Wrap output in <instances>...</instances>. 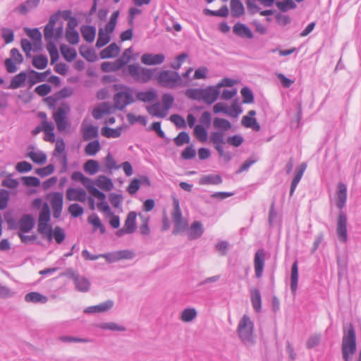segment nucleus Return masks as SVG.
Masks as SVG:
<instances>
[{
	"label": "nucleus",
	"instance_id": "obj_1",
	"mask_svg": "<svg viewBox=\"0 0 361 361\" xmlns=\"http://www.w3.org/2000/svg\"><path fill=\"white\" fill-rule=\"evenodd\" d=\"M343 331L342 356L345 361H350L357 350L355 331L353 325L350 323L344 325Z\"/></svg>",
	"mask_w": 361,
	"mask_h": 361
},
{
	"label": "nucleus",
	"instance_id": "obj_2",
	"mask_svg": "<svg viewBox=\"0 0 361 361\" xmlns=\"http://www.w3.org/2000/svg\"><path fill=\"white\" fill-rule=\"evenodd\" d=\"M220 90L215 86H207L206 88H192L185 91V95L192 99L202 101L206 104H213L219 97Z\"/></svg>",
	"mask_w": 361,
	"mask_h": 361
},
{
	"label": "nucleus",
	"instance_id": "obj_3",
	"mask_svg": "<svg viewBox=\"0 0 361 361\" xmlns=\"http://www.w3.org/2000/svg\"><path fill=\"white\" fill-rule=\"evenodd\" d=\"M114 90L118 91L113 97L114 109L123 111L127 106L135 102L133 93V90L127 86L121 84L113 85Z\"/></svg>",
	"mask_w": 361,
	"mask_h": 361
},
{
	"label": "nucleus",
	"instance_id": "obj_4",
	"mask_svg": "<svg viewBox=\"0 0 361 361\" xmlns=\"http://www.w3.org/2000/svg\"><path fill=\"white\" fill-rule=\"evenodd\" d=\"M157 83L163 87L173 89L182 84V78L176 71L169 70L161 71L156 75Z\"/></svg>",
	"mask_w": 361,
	"mask_h": 361
},
{
	"label": "nucleus",
	"instance_id": "obj_5",
	"mask_svg": "<svg viewBox=\"0 0 361 361\" xmlns=\"http://www.w3.org/2000/svg\"><path fill=\"white\" fill-rule=\"evenodd\" d=\"M157 69H151L140 66L138 63L128 66V74L135 81L140 83H147L151 80Z\"/></svg>",
	"mask_w": 361,
	"mask_h": 361
},
{
	"label": "nucleus",
	"instance_id": "obj_6",
	"mask_svg": "<svg viewBox=\"0 0 361 361\" xmlns=\"http://www.w3.org/2000/svg\"><path fill=\"white\" fill-rule=\"evenodd\" d=\"M171 217L174 224L172 231L173 235H178L185 231L188 228V221L182 216L181 209L180 208L179 200L177 198L173 199V211Z\"/></svg>",
	"mask_w": 361,
	"mask_h": 361
},
{
	"label": "nucleus",
	"instance_id": "obj_7",
	"mask_svg": "<svg viewBox=\"0 0 361 361\" xmlns=\"http://www.w3.org/2000/svg\"><path fill=\"white\" fill-rule=\"evenodd\" d=\"M209 142L213 144L214 149L220 157L224 161L229 162L232 159V154L229 152H225L223 145L226 144L225 134L220 131H213L209 135Z\"/></svg>",
	"mask_w": 361,
	"mask_h": 361
},
{
	"label": "nucleus",
	"instance_id": "obj_8",
	"mask_svg": "<svg viewBox=\"0 0 361 361\" xmlns=\"http://www.w3.org/2000/svg\"><path fill=\"white\" fill-rule=\"evenodd\" d=\"M253 323L250 317L244 314L239 322L237 331L240 340L245 343H250L252 341Z\"/></svg>",
	"mask_w": 361,
	"mask_h": 361
},
{
	"label": "nucleus",
	"instance_id": "obj_9",
	"mask_svg": "<svg viewBox=\"0 0 361 361\" xmlns=\"http://www.w3.org/2000/svg\"><path fill=\"white\" fill-rule=\"evenodd\" d=\"M336 233L341 242L348 240L347 216L343 212H340L337 219Z\"/></svg>",
	"mask_w": 361,
	"mask_h": 361
},
{
	"label": "nucleus",
	"instance_id": "obj_10",
	"mask_svg": "<svg viewBox=\"0 0 361 361\" xmlns=\"http://www.w3.org/2000/svg\"><path fill=\"white\" fill-rule=\"evenodd\" d=\"M266 253L264 249L258 250L254 257V267L255 276L259 279L262 277L265 265Z\"/></svg>",
	"mask_w": 361,
	"mask_h": 361
},
{
	"label": "nucleus",
	"instance_id": "obj_11",
	"mask_svg": "<svg viewBox=\"0 0 361 361\" xmlns=\"http://www.w3.org/2000/svg\"><path fill=\"white\" fill-rule=\"evenodd\" d=\"M66 198L68 201L85 202L87 200V193L82 188H68L66 191Z\"/></svg>",
	"mask_w": 361,
	"mask_h": 361
},
{
	"label": "nucleus",
	"instance_id": "obj_12",
	"mask_svg": "<svg viewBox=\"0 0 361 361\" xmlns=\"http://www.w3.org/2000/svg\"><path fill=\"white\" fill-rule=\"evenodd\" d=\"M140 60L143 64L147 66L160 65L164 62L165 56L163 54H153L146 53L141 56Z\"/></svg>",
	"mask_w": 361,
	"mask_h": 361
},
{
	"label": "nucleus",
	"instance_id": "obj_13",
	"mask_svg": "<svg viewBox=\"0 0 361 361\" xmlns=\"http://www.w3.org/2000/svg\"><path fill=\"white\" fill-rule=\"evenodd\" d=\"M66 114V112L65 109L63 108L59 107L53 115V118L56 124L57 129L60 132L65 130L68 124Z\"/></svg>",
	"mask_w": 361,
	"mask_h": 361
},
{
	"label": "nucleus",
	"instance_id": "obj_14",
	"mask_svg": "<svg viewBox=\"0 0 361 361\" xmlns=\"http://www.w3.org/2000/svg\"><path fill=\"white\" fill-rule=\"evenodd\" d=\"M114 306V301L108 300L97 305L87 307L84 310L85 314H94L100 312H106L111 310Z\"/></svg>",
	"mask_w": 361,
	"mask_h": 361
},
{
	"label": "nucleus",
	"instance_id": "obj_15",
	"mask_svg": "<svg viewBox=\"0 0 361 361\" xmlns=\"http://www.w3.org/2000/svg\"><path fill=\"white\" fill-rule=\"evenodd\" d=\"M82 184L92 196L97 198L99 200L103 201L106 199L105 194L94 186V182L92 179L85 176Z\"/></svg>",
	"mask_w": 361,
	"mask_h": 361
},
{
	"label": "nucleus",
	"instance_id": "obj_16",
	"mask_svg": "<svg viewBox=\"0 0 361 361\" xmlns=\"http://www.w3.org/2000/svg\"><path fill=\"white\" fill-rule=\"evenodd\" d=\"M60 14L61 11H59L56 13L51 16L49 18L47 24L44 26V40L51 39L52 36H54V27H55Z\"/></svg>",
	"mask_w": 361,
	"mask_h": 361
},
{
	"label": "nucleus",
	"instance_id": "obj_17",
	"mask_svg": "<svg viewBox=\"0 0 361 361\" xmlns=\"http://www.w3.org/2000/svg\"><path fill=\"white\" fill-rule=\"evenodd\" d=\"M337 188L338 189L336 192V207L342 209L345 207L347 200V187L345 184L339 183Z\"/></svg>",
	"mask_w": 361,
	"mask_h": 361
},
{
	"label": "nucleus",
	"instance_id": "obj_18",
	"mask_svg": "<svg viewBox=\"0 0 361 361\" xmlns=\"http://www.w3.org/2000/svg\"><path fill=\"white\" fill-rule=\"evenodd\" d=\"M35 226V219L30 214H24L18 221V228L21 232L28 233Z\"/></svg>",
	"mask_w": 361,
	"mask_h": 361
},
{
	"label": "nucleus",
	"instance_id": "obj_19",
	"mask_svg": "<svg viewBox=\"0 0 361 361\" xmlns=\"http://www.w3.org/2000/svg\"><path fill=\"white\" fill-rule=\"evenodd\" d=\"M233 32L237 36L243 38L252 39L254 37L250 29L241 23H237L234 25Z\"/></svg>",
	"mask_w": 361,
	"mask_h": 361
},
{
	"label": "nucleus",
	"instance_id": "obj_20",
	"mask_svg": "<svg viewBox=\"0 0 361 361\" xmlns=\"http://www.w3.org/2000/svg\"><path fill=\"white\" fill-rule=\"evenodd\" d=\"M188 238L195 240L200 238L204 233L202 224L200 221H194L191 226L187 229Z\"/></svg>",
	"mask_w": 361,
	"mask_h": 361
},
{
	"label": "nucleus",
	"instance_id": "obj_21",
	"mask_svg": "<svg viewBox=\"0 0 361 361\" xmlns=\"http://www.w3.org/2000/svg\"><path fill=\"white\" fill-rule=\"evenodd\" d=\"M39 3L40 0H26L15 8L14 11H17L22 15H26L30 10L36 8Z\"/></svg>",
	"mask_w": 361,
	"mask_h": 361
},
{
	"label": "nucleus",
	"instance_id": "obj_22",
	"mask_svg": "<svg viewBox=\"0 0 361 361\" xmlns=\"http://www.w3.org/2000/svg\"><path fill=\"white\" fill-rule=\"evenodd\" d=\"M75 288L82 293H87L90 289L91 283L88 279L79 275L74 281Z\"/></svg>",
	"mask_w": 361,
	"mask_h": 361
},
{
	"label": "nucleus",
	"instance_id": "obj_23",
	"mask_svg": "<svg viewBox=\"0 0 361 361\" xmlns=\"http://www.w3.org/2000/svg\"><path fill=\"white\" fill-rule=\"evenodd\" d=\"M27 74L25 71H21L18 74L16 75L11 81L10 85L7 87L8 89L15 90L18 89L25 85L27 80Z\"/></svg>",
	"mask_w": 361,
	"mask_h": 361
},
{
	"label": "nucleus",
	"instance_id": "obj_24",
	"mask_svg": "<svg viewBox=\"0 0 361 361\" xmlns=\"http://www.w3.org/2000/svg\"><path fill=\"white\" fill-rule=\"evenodd\" d=\"M157 93L154 89L147 91H140L136 93V99L142 102H152L157 99Z\"/></svg>",
	"mask_w": 361,
	"mask_h": 361
},
{
	"label": "nucleus",
	"instance_id": "obj_25",
	"mask_svg": "<svg viewBox=\"0 0 361 361\" xmlns=\"http://www.w3.org/2000/svg\"><path fill=\"white\" fill-rule=\"evenodd\" d=\"M120 51V47L115 43H111L104 49L99 54L101 59H111L116 57Z\"/></svg>",
	"mask_w": 361,
	"mask_h": 361
},
{
	"label": "nucleus",
	"instance_id": "obj_26",
	"mask_svg": "<svg viewBox=\"0 0 361 361\" xmlns=\"http://www.w3.org/2000/svg\"><path fill=\"white\" fill-rule=\"evenodd\" d=\"M25 300L27 302L44 304L48 301V298L38 292H30L25 295Z\"/></svg>",
	"mask_w": 361,
	"mask_h": 361
},
{
	"label": "nucleus",
	"instance_id": "obj_27",
	"mask_svg": "<svg viewBox=\"0 0 361 361\" xmlns=\"http://www.w3.org/2000/svg\"><path fill=\"white\" fill-rule=\"evenodd\" d=\"M250 300L253 309L259 312L262 309V297L257 288H252L250 290Z\"/></svg>",
	"mask_w": 361,
	"mask_h": 361
},
{
	"label": "nucleus",
	"instance_id": "obj_28",
	"mask_svg": "<svg viewBox=\"0 0 361 361\" xmlns=\"http://www.w3.org/2000/svg\"><path fill=\"white\" fill-rule=\"evenodd\" d=\"M80 32L84 39L88 43L94 40L96 35V28L92 25H82L80 27Z\"/></svg>",
	"mask_w": 361,
	"mask_h": 361
},
{
	"label": "nucleus",
	"instance_id": "obj_29",
	"mask_svg": "<svg viewBox=\"0 0 361 361\" xmlns=\"http://www.w3.org/2000/svg\"><path fill=\"white\" fill-rule=\"evenodd\" d=\"M136 217L137 213L135 212H130L128 214L123 226L127 230V233H133L135 231Z\"/></svg>",
	"mask_w": 361,
	"mask_h": 361
},
{
	"label": "nucleus",
	"instance_id": "obj_30",
	"mask_svg": "<svg viewBox=\"0 0 361 361\" xmlns=\"http://www.w3.org/2000/svg\"><path fill=\"white\" fill-rule=\"evenodd\" d=\"M298 283V261H295L291 267L290 290L293 294H295Z\"/></svg>",
	"mask_w": 361,
	"mask_h": 361
},
{
	"label": "nucleus",
	"instance_id": "obj_31",
	"mask_svg": "<svg viewBox=\"0 0 361 361\" xmlns=\"http://www.w3.org/2000/svg\"><path fill=\"white\" fill-rule=\"evenodd\" d=\"M213 127L224 133L225 131H228L231 128L232 125L231 122L226 118L216 117L213 120Z\"/></svg>",
	"mask_w": 361,
	"mask_h": 361
},
{
	"label": "nucleus",
	"instance_id": "obj_32",
	"mask_svg": "<svg viewBox=\"0 0 361 361\" xmlns=\"http://www.w3.org/2000/svg\"><path fill=\"white\" fill-rule=\"evenodd\" d=\"M231 16L238 18L245 13L244 6L240 0H231L230 2Z\"/></svg>",
	"mask_w": 361,
	"mask_h": 361
},
{
	"label": "nucleus",
	"instance_id": "obj_33",
	"mask_svg": "<svg viewBox=\"0 0 361 361\" xmlns=\"http://www.w3.org/2000/svg\"><path fill=\"white\" fill-rule=\"evenodd\" d=\"M47 42V49L50 55L51 63H55L59 59V54L56 47V45L51 39L45 40Z\"/></svg>",
	"mask_w": 361,
	"mask_h": 361
},
{
	"label": "nucleus",
	"instance_id": "obj_34",
	"mask_svg": "<svg viewBox=\"0 0 361 361\" xmlns=\"http://www.w3.org/2000/svg\"><path fill=\"white\" fill-rule=\"evenodd\" d=\"M132 51H133L132 47L126 49L123 51V53L122 54V55L121 56V57L119 59H118L114 62L111 63V65L114 67V71H116L121 69L123 66H125L126 64H127L129 62L131 57L127 56L126 58V52H132Z\"/></svg>",
	"mask_w": 361,
	"mask_h": 361
},
{
	"label": "nucleus",
	"instance_id": "obj_35",
	"mask_svg": "<svg viewBox=\"0 0 361 361\" xmlns=\"http://www.w3.org/2000/svg\"><path fill=\"white\" fill-rule=\"evenodd\" d=\"M95 184L102 190L109 191L112 189L113 182L109 178L105 176H99L95 180Z\"/></svg>",
	"mask_w": 361,
	"mask_h": 361
},
{
	"label": "nucleus",
	"instance_id": "obj_36",
	"mask_svg": "<svg viewBox=\"0 0 361 361\" xmlns=\"http://www.w3.org/2000/svg\"><path fill=\"white\" fill-rule=\"evenodd\" d=\"M82 135L84 140L87 141L98 137V128L94 126H87L82 129Z\"/></svg>",
	"mask_w": 361,
	"mask_h": 361
},
{
	"label": "nucleus",
	"instance_id": "obj_37",
	"mask_svg": "<svg viewBox=\"0 0 361 361\" xmlns=\"http://www.w3.org/2000/svg\"><path fill=\"white\" fill-rule=\"evenodd\" d=\"M222 183L221 176L219 175L209 174L202 176L199 181L200 185H219Z\"/></svg>",
	"mask_w": 361,
	"mask_h": 361
},
{
	"label": "nucleus",
	"instance_id": "obj_38",
	"mask_svg": "<svg viewBox=\"0 0 361 361\" xmlns=\"http://www.w3.org/2000/svg\"><path fill=\"white\" fill-rule=\"evenodd\" d=\"M110 34V32H107L103 28H99L96 47L101 48L107 44L111 40Z\"/></svg>",
	"mask_w": 361,
	"mask_h": 361
},
{
	"label": "nucleus",
	"instance_id": "obj_39",
	"mask_svg": "<svg viewBox=\"0 0 361 361\" xmlns=\"http://www.w3.org/2000/svg\"><path fill=\"white\" fill-rule=\"evenodd\" d=\"M147 112L152 116L163 118L167 116L166 112L164 111L163 108L160 109L159 102H157L149 106H147Z\"/></svg>",
	"mask_w": 361,
	"mask_h": 361
},
{
	"label": "nucleus",
	"instance_id": "obj_40",
	"mask_svg": "<svg viewBox=\"0 0 361 361\" xmlns=\"http://www.w3.org/2000/svg\"><path fill=\"white\" fill-rule=\"evenodd\" d=\"M122 127H118L117 128H111L107 126H104L101 129V133L103 136L108 138H117L119 137L121 135Z\"/></svg>",
	"mask_w": 361,
	"mask_h": 361
},
{
	"label": "nucleus",
	"instance_id": "obj_41",
	"mask_svg": "<svg viewBox=\"0 0 361 361\" xmlns=\"http://www.w3.org/2000/svg\"><path fill=\"white\" fill-rule=\"evenodd\" d=\"M42 124L43 125V130L44 131L46 135L49 137L45 138L44 140L49 142L55 141V134L54 133V126L51 122H48L47 121H42Z\"/></svg>",
	"mask_w": 361,
	"mask_h": 361
},
{
	"label": "nucleus",
	"instance_id": "obj_42",
	"mask_svg": "<svg viewBox=\"0 0 361 361\" xmlns=\"http://www.w3.org/2000/svg\"><path fill=\"white\" fill-rule=\"evenodd\" d=\"M102 330H109L112 331H126V328L115 322H103L97 325Z\"/></svg>",
	"mask_w": 361,
	"mask_h": 361
},
{
	"label": "nucleus",
	"instance_id": "obj_43",
	"mask_svg": "<svg viewBox=\"0 0 361 361\" xmlns=\"http://www.w3.org/2000/svg\"><path fill=\"white\" fill-rule=\"evenodd\" d=\"M61 52L63 58L68 62L72 61L77 56L76 51L65 44L60 47Z\"/></svg>",
	"mask_w": 361,
	"mask_h": 361
},
{
	"label": "nucleus",
	"instance_id": "obj_44",
	"mask_svg": "<svg viewBox=\"0 0 361 361\" xmlns=\"http://www.w3.org/2000/svg\"><path fill=\"white\" fill-rule=\"evenodd\" d=\"M194 135L201 142H205L208 139L207 131L202 125H196L195 126Z\"/></svg>",
	"mask_w": 361,
	"mask_h": 361
},
{
	"label": "nucleus",
	"instance_id": "obj_45",
	"mask_svg": "<svg viewBox=\"0 0 361 361\" xmlns=\"http://www.w3.org/2000/svg\"><path fill=\"white\" fill-rule=\"evenodd\" d=\"M33 162L38 164H44L47 161V155L43 152H29L27 154Z\"/></svg>",
	"mask_w": 361,
	"mask_h": 361
},
{
	"label": "nucleus",
	"instance_id": "obj_46",
	"mask_svg": "<svg viewBox=\"0 0 361 361\" xmlns=\"http://www.w3.org/2000/svg\"><path fill=\"white\" fill-rule=\"evenodd\" d=\"M241 123L243 126L246 128H251L255 131H259L261 128L260 125L257 121V119L248 116H244L243 117Z\"/></svg>",
	"mask_w": 361,
	"mask_h": 361
},
{
	"label": "nucleus",
	"instance_id": "obj_47",
	"mask_svg": "<svg viewBox=\"0 0 361 361\" xmlns=\"http://www.w3.org/2000/svg\"><path fill=\"white\" fill-rule=\"evenodd\" d=\"M45 74L37 72L34 70H30L28 80L30 86L32 87L38 82L45 81Z\"/></svg>",
	"mask_w": 361,
	"mask_h": 361
},
{
	"label": "nucleus",
	"instance_id": "obj_48",
	"mask_svg": "<svg viewBox=\"0 0 361 361\" xmlns=\"http://www.w3.org/2000/svg\"><path fill=\"white\" fill-rule=\"evenodd\" d=\"M26 34L34 41V45H42V34L38 28H25Z\"/></svg>",
	"mask_w": 361,
	"mask_h": 361
},
{
	"label": "nucleus",
	"instance_id": "obj_49",
	"mask_svg": "<svg viewBox=\"0 0 361 361\" xmlns=\"http://www.w3.org/2000/svg\"><path fill=\"white\" fill-rule=\"evenodd\" d=\"M197 315V312L195 308H186L181 312L180 319L184 322H190L195 319Z\"/></svg>",
	"mask_w": 361,
	"mask_h": 361
},
{
	"label": "nucleus",
	"instance_id": "obj_50",
	"mask_svg": "<svg viewBox=\"0 0 361 361\" xmlns=\"http://www.w3.org/2000/svg\"><path fill=\"white\" fill-rule=\"evenodd\" d=\"M101 149L99 140H96L89 142L85 148V152L89 156H94Z\"/></svg>",
	"mask_w": 361,
	"mask_h": 361
},
{
	"label": "nucleus",
	"instance_id": "obj_51",
	"mask_svg": "<svg viewBox=\"0 0 361 361\" xmlns=\"http://www.w3.org/2000/svg\"><path fill=\"white\" fill-rule=\"evenodd\" d=\"M119 11H115L111 14L109 21L106 24L105 27L103 28L107 32L112 33L114 31V29L116 27L118 18L119 16Z\"/></svg>",
	"mask_w": 361,
	"mask_h": 361
},
{
	"label": "nucleus",
	"instance_id": "obj_52",
	"mask_svg": "<svg viewBox=\"0 0 361 361\" xmlns=\"http://www.w3.org/2000/svg\"><path fill=\"white\" fill-rule=\"evenodd\" d=\"M48 64V59L44 55H38L34 56L32 59V65L37 69H44Z\"/></svg>",
	"mask_w": 361,
	"mask_h": 361
},
{
	"label": "nucleus",
	"instance_id": "obj_53",
	"mask_svg": "<svg viewBox=\"0 0 361 361\" xmlns=\"http://www.w3.org/2000/svg\"><path fill=\"white\" fill-rule=\"evenodd\" d=\"M276 6L281 12H286L290 9H295L297 6L293 0L276 1Z\"/></svg>",
	"mask_w": 361,
	"mask_h": 361
},
{
	"label": "nucleus",
	"instance_id": "obj_54",
	"mask_svg": "<svg viewBox=\"0 0 361 361\" xmlns=\"http://www.w3.org/2000/svg\"><path fill=\"white\" fill-rule=\"evenodd\" d=\"M84 170L90 175H94L99 171V164L96 160H87L84 164Z\"/></svg>",
	"mask_w": 361,
	"mask_h": 361
},
{
	"label": "nucleus",
	"instance_id": "obj_55",
	"mask_svg": "<svg viewBox=\"0 0 361 361\" xmlns=\"http://www.w3.org/2000/svg\"><path fill=\"white\" fill-rule=\"evenodd\" d=\"M50 221V209L47 203H44L39 212L38 223H49Z\"/></svg>",
	"mask_w": 361,
	"mask_h": 361
},
{
	"label": "nucleus",
	"instance_id": "obj_56",
	"mask_svg": "<svg viewBox=\"0 0 361 361\" xmlns=\"http://www.w3.org/2000/svg\"><path fill=\"white\" fill-rule=\"evenodd\" d=\"M65 37L71 44H77L80 40V35L76 30H66Z\"/></svg>",
	"mask_w": 361,
	"mask_h": 361
},
{
	"label": "nucleus",
	"instance_id": "obj_57",
	"mask_svg": "<svg viewBox=\"0 0 361 361\" xmlns=\"http://www.w3.org/2000/svg\"><path fill=\"white\" fill-rule=\"evenodd\" d=\"M88 222L93 225L94 229L99 228L101 233H104L106 231L104 226L102 224L99 218L95 214H92L88 218Z\"/></svg>",
	"mask_w": 361,
	"mask_h": 361
},
{
	"label": "nucleus",
	"instance_id": "obj_58",
	"mask_svg": "<svg viewBox=\"0 0 361 361\" xmlns=\"http://www.w3.org/2000/svg\"><path fill=\"white\" fill-rule=\"evenodd\" d=\"M52 208L63 209V197L61 192H54L50 200Z\"/></svg>",
	"mask_w": 361,
	"mask_h": 361
},
{
	"label": "nucleus",
	"instance_id": "obj_59",
	"mask_svg": "<svg viewBox=\"0 0 361 361\" xmlns=\"http://www.w3.org/2000/svg\"><path fill=\"white\" fill-rule=\"evenodd\" d=\"M240 93L244 104H251L254 102V94L252 91L247 87L241 89Z\"/></svg>",
	"mask_w": 361,
	"mask_h": 361
},
{
	"label": "nucleus",
	"instance_id": "obj_60",
	"mask_svg": "<svg viewBox=\"0 0 361 361\" xmlns=\"http://www.w3.org/2000/svg\"><path fill=\"white\" fill-rule=\"evenodd\" d=\"M190 137L187 132L182 131L173 139L175 144L177 146H182L184 144H188L190 142Z\"/></svg>",
	"mask_w": 361,
	"mask_h": 361
},
{
	"label": "nucleus",
	"instance_id": "obj_61",
	"mask_svg": "<svg viewBox=\"0 0 361 361\" xmlns=\"http://www.w3.org/2000/svg\"><path fill=\"white\" fill-rule=\"evenodd\" d=\"M161 101L163 104L162 108L168 114L169 110L173 106L174 98L171 94L165 93L162 95Z\"/></svg>",
	"mask_w": 361,
	"mask_h": 361
},
{
	"label": "nucleus",
	"instance_id": "obj_62",
	"mask_svg": "<svg viewBox=\"0 0 361 361\" xmlns=\"http://www.w3.org/2000/svg\"><path fill=\"white\" fill-rule=\"evenodd\" d=\"M225 140L226 144L227 143L229 145L238 147L243 144L244 139L240 135H234L232 136H228L226 139L225 138Z\"/></svg>",
	"mask_w": 361,
	"mask_h": 361
},
{
	"label": "nucleus",
	"instance_id": "obj_63",
	"mask_svg": "<svg viewBox=\"0 0 361 361\" xmlns=\"http://www.w3.org/2000/svg\"><path fill=\"white\" fill-rule=\"evenodd\" d=\"M68 212L72 216L76 218L81 216L84 212V209L78 203L71 204L68 207Z\"/></svg>",
	"mask_w": 361,
	"mask_h": 361
},
{
	"label": "nucleus",
	"instance_id": "obj_64",
	"mask_svg": "<svg viewBox=\"0 0 361 361\" xmlns=\"http://www.w3.org/2000/svg\"><path fill=\"white\" fill-rule=\"evenodd\" d=\"M196 152L193 145H188L181 153V158L185 160H190L195 157Z\"/></svg>",
	"mask_w": 361,
	"mask_h": 361
}]
</instances>
